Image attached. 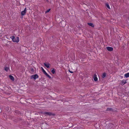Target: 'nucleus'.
Wrapping results in <instances>:
<instances>
[{
  "mask_svg": "<svg viewBox=\"0 0 129 129\" xmlns=\"http://www.w3.org/2000/svg\"><path fill=\"white\" fill-rule=\"evenodd\" d=\"M45 113L49 115H52V113L49 112H46Z\"/></svg>",
  "mask_w": 129,
  "mask_h": 129,
  "instance_id": "12",
  "label": "nucleus"
},
{
  "mask_svg": "<svg viewBox=\"0 0 129 129\" xmlns=\"http://www.w3.org/2000/svg\"><path fill=\"white\" fill-rule=\"evenodd\" d=\"M87 24L88 25L92 27H94V25L92 23H88Z\"/></svg>",
  "mask_w": 129,
  "mask_h": 129,
  "instance_id": "10",
  "label": "nucleus"
},
{
  "mask_svg": "<svg viewBox=\"0 0 129 129\" xmlns=\"http://www.w3.org/2000/svg\"><path fill=\"white\" fill-rule=\"evenodd\" d=\"M124 77L126 78L129 77V73H128L124 75Z\"/></svg>",
  "mask_w": 129,
  "mask_h": 129,
  "instance_id": "13",
  "label": "nucleus"
},
{
  "mask_svg": "<svg viewBox=\"0 0 129 129\" xmlns=\"http://www.w3.org/2000/svg\"><path fill=\"white\" fill-rule=\"evenodd\" d=\"M10 38L11 39L13 42H14L18 43L19 42V37H17L16 38H15L14 36H12L10 37Z\"/></svg>",
  "mask_w": 129,
  "mask_h": 129,
  "instance_id": "1",
  "label": "nucleus"
},
{
  "mask_svg": "<svg viewBox=\"0 0 129 129\" xmlns=\"http://www.w3.org/2000/svg\"><path fill=\"white\" fill-rule=\"evenodd\" d=\"M50 10V9H49L47 11H46L45 12V13H47L49 12Z\"/></svg>",
  "mask_w": 129,
  "mask_h": 129,
  "instance_id": "19",
  "label": "nucleus"
},
{
  "mask_svg": "<svg viewBox=\"0 0 129 129\" xmlns=\"http://www.w3.org/2000/svg\"><path fill=\"white\" fill-rule=\"evenodd\" d=\"M38 78V76L37 74L32 75L30 76V78L31 79H33L34 80H36Z\"/></svg>",
  "mask_w": 129,
  "mask_h": 129,
  "instance_id": "3",
  "label": "nucleus"
},
{
  "mask_svg": "<svg viewBox=\"0 0 129 129\" xmlns=\"http://www.w3.org/2000/svg\"><path fill=\"white\" fill-rule=\"evenodd\" d=\"M44 65L45 66H46L47 68H48L49 67V66L50 65V64L49 63H44Z\"/></svg>",
  "mask_w": 129,
  "mask_h": 129,
  "instance_id": "8",
  "label": "nucleus"
},
{
  "mask_svg": "<svg viewBox=\"0 0 129 129\" xmlns=\"http://www.w3.org/2000/svg\"><path fill=\"white\" fill-rule=\"evenodd\" d=\"M106 110L107 111H113V109L110 108H107Z\"/></svg>",
  "mask_w": 129,
  "mask_h": 129,
  "instance_id": "14",
  "label": "nucleus"
},
{
  "mask_svg": "<svg viewBox=\"0 0 129 129\" xmlns=\"http://www.w3.org/2000/svg\"><path fill=\"white\" fill-rule=\"evenodd\" d=\"M51 72L52 74H54L55 72L54 69H53L51 70Z\"/></svg>",
  "mask_w": 129,
  "mask_h": 129,
  "instance_id": "18",
  "label": "nucleus"
},
{
  "mask_svg": "<svg viewBox=\"0 0 129 129\" xmlns=\"http://www.w3.org/2000/svg\"><path fill=\"white\" fill-rule=\"evenodd\" d=\"M106 76V73H103L102 77L103 78H104Z\"/></svg>",
  "mask_w": 129,
  "mask_h": 129,
  "instance_id": "17",
  "label": "nucleus"
},
{
  "mask_svg": "<svg viewBox=\"0 0 129 129\" xmlns=\"http://www.w3.org/2000/svg\"><path fill=\"white\" fill-rule=\"evenodd\" d=\"M106 49L108 51H112L113 50V48L112 47H107Z\"/></svg>",
  "mask_w": 129,
  "mask_h": 129,
  "instance_id": "5",
  "label": "nucleus"
},
{
  "mask_svg": "<svg viewBox=\"0 0 129 129\" xmlns=\"http://www.w3.org/2000/svg\"><path fill=\"white\" fill-rule=\"evenodd\" d=\"M41 69L43 73L46 76L49 77V78H51V77L44 70V69L42 67H41Z\"/></svg>",
  "mask_w": 129,
  "mask_h": 129,
  "instance_id": "2",
  "label": "nucleus"
},
{
  "mask_svg": "<svg viewBox=\"0 0 129 129\" xmlns=\"http://www.w3.org/2000/svg\"><path fill=\"white\" fill-rule=\"evenodd\" d=\"M29 72L31 74H33L34 73V69L33 68H31L30 69V70H29Z\"/></svg>",
  "mask_w": 129,
  "mask_h": 129,
  "instance_id": "6",
  "label": "nucleus"
},
{
  "mask_svg": "<svg viewBox=\"0 0 129 129\" xmlns=\"http://www.w3.org/2000/svg\"><path fill=\"white\" fill-rule=\"evenodd\" d=\"M9 69V68L7 67H5V70L7 72Z\"/></svg>",
  "mask_w": 129,
  "mask_h": 129,
  "instance_id": "16",
  "label": "nucleus"
},
{
  "mask_svg": "<svg viewBox=\"0 0 129 129\" xmlns=\"http://www.w3.org/2000/svg\"><path fill=\"white\" fill-rule=\"evenodd\" d=\"M26 13V8H25L23 11H22L21 13V15L22 16H24L25 14Z\"/></svg>",
  "mask_w": 129,
  "mask_h": 129,
  "instance_id": "4",
  "label": "nucleus"
},
{
  "mask_svg": "<svg viewBox=\"0 0 129 129\" xmlns=\"http://www.w3.org/2000/svg\"><path fill=\"white\" fill-rule=\"evenodd\" d=\"M121 83L122 84V85H124L126 83V80H123L122 81Z\"/></svg>",
  "mask_w": 129,
  "mask_h": 129,
  "instance_id": "11",
  "label": "nucleus"
},
{
  "mask_svg": "<svg viewBox=\"0 0 129 129\" xmlns=\"http://www.w3.org/2000/svg\"><path fill=\"white\" fill-rule=\"evenodd\" d=\"M94 80L95 81H96L98 80V78L96 77V74L94 75L93 76Z\"/></svg>",
  "mask_w": 129,
  "mask_h": 129,
  "instance_id": "7",
  "label": "nucleus"
},
{
  "mask_svg": "<svg viewBox=\"0 0 129 129\" xmlns=\"http://www.w3.org/2000/svg\"><path fill=\"white\" fill-rule=\"evenodd\" d=\"M9 77L13 81H14V78L13 76L11 75L9 76Z\"/></svg>",
  "mask_w": 129,
  "mask_h": 129,
  "instance_id": "9",
  "label": "nucleus"
},
{
  "mask_svg": "<svg viewBox=\"0 0 129 129\" xmlns=\"http://www.w3.org/2000/svg\"><path fill=\"white\" fill-rule=\"evenodd\" d=\"M105 5L108 9H110L109 5L108 3H106Z\"/></svg>",
  "mask_w": 129,
  "mask_h": 129,
  "instance_id": "15",
  "label": "nucleus"
},
{
  "mask_svg": "<svg viewBox=\"0 0 129 129\" xmlns=\"http://www.w3.org/2000/svg\"><path fill=\"white\" fill-rule=\"evenodd\" d=\"M18 111L16 110L15 111V113H18Z\"/></svg>",
  "mask_w": 129,
  "mask_h": 129,
  "instance_id": "21",
  "label": "nucleus"
},
{
  "mask_svg": "<svg viewBox=\"0 0 129 129\" xmlns=\"http://www.w3.org/2000/svg\"><path fill=\"white\" fill-rule=\"evenodd\" d=\"M46 1L47 2H49V1H48V0H46Z\"/></svg>",
  "mask_w": 129,
  "mask_h": 129,
  "instance_id": "22",
  "label": "nucleus"
},
{
  "mask_svg": "<svg viewBox=\"0 0 129 129\" xmlns=\"http://www.w3.org/2000/svg\"><path fill=\"white\" fill-rule=\"evenodd\" d=\"M69 71L70 73H73V72L70 71L69 70Z\"/></svg>",
  "mask_w": 129,
  "mask_h": 129,
  "instance_id": "20",
  "label": "nucleus"
}]
</instances>
